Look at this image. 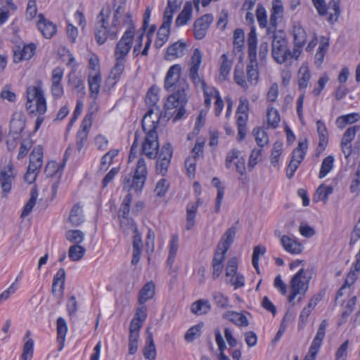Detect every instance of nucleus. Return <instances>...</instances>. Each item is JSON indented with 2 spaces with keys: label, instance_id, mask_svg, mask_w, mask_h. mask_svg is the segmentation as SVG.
<instances>
[{
  "label": "nucleus",
  "instance_id": "obj_50",
  "mask_svg": "<svg viewBox=\"0 0 360 360\" xmlns=\"http://www.w3.org/2000/svg\"><path fill=\"white\" fill-rule=\"evenodd\" d=\"M125 67V60L116 59V63L110 72V77L115 82L120 77Z\"/></svg>",
  "mask_w": 360,
  "mask_h": 360
},
{
  "label": "nucleus",
  "instance_id": "obj_54",
  "mask_svg": "<svg viewBox=\"0 0 360 360\" xmlns=\"http://www.w3.org/2000/svg\"><path fill=\"white\" fill-rule=\"evenodd\" d=\"M256 17L258 21V23L262 28H264L267 27V15L266 11L264 6L261 4H259L256 11Z\"/></svg>",
  "mask_w": 360,
  "mask_h": 360
},
{
  "label": "nucleus",
  "instance_id": "obj_29",
  "mask_svg": "<svg viewBox=\"0 0 360 360\" xmlns=\"http://www.w3.org/2000/svg\"><path fill=\"white\" fill-rule=\"evenodd\" d=\"M186 44L182 41H177L172 44L167 49L166 59L170 60L174 58H179L184 55Z\"/></svg>",
  "mask_w": 360,
  "mask_h": 360
},
{
  "label": "nucleus",
  "instance_id": "obj_62",
  "mask_svg": "<svg viewBox=\"0 0 360 360\" xmlns=\"http://www.w3.org/2000/svg\"><path fill=\"white\" fill-rule=\"evenodd\" d=\"M238 269V261L236 257L231 258L227 264L226 268V276L227 277H231L232 276H235L237 273Z\"/></svg>",
  "mask_w": 360,
  "mask_h": 360
},
{
  "label": "nucleus",
  "instance_id": "obj_13",
  "mask_svg": "<svg viewBox=\"0 0 360 360\" xmlns=\"http://www.w3.org/2000/svg\"><path fill=\"white\" fill-rule=\"evenodd\" d=\"M92 124L91 116L87 115L85 116L81 124L79 130L77 133L76 147L78 151H81L88 138L89 130Z\"/></svg>",
  "mask_w": 360,
  "mask_h": 360
},
{
  "label": "nucleus",
  "instance_id": "obj_16",
  "mask_svg": "<svg viewBox=\"0 0 360 360\" xmlns=\"http://www.w3.org/2000/svg\"><path fill=\"white\" fill-rule=\"evenodd\" d=\"M36 46L34 44L25 45L22 48L16 47L13 50V62L20 63L23 60H30L34 55Z\"/></svg>",
  "mask_w": 360,
  "mask_h": 360
},
{
  "label": "nucleus",
  "instance_id": "obj_36",
  "mask_svg": "<svg viewBox=\"0 0 360 360\" xmlns=\"http://www.w3.org/2000/svg\"><path fill=\"white\" fill-rule=\"evenodd\" d=\"M307 148L308 146L307 139L303 141H300L297 147L295 148L292 153L291 160H295L297 162L301 163L305 157Z\"/></svg>",
  "mask_w": 360,
  "mask_h": 360
},
{
  "label": "nucleus",
  "instance_id": "obj_38",
  "mask_svg": "<svg viewBox=\"0 0 360 360\" xmlns=\"http://www.w3.org/2000/svg\"><path fill=\"white\" fill-rule=\"evenodd\" d=\"M221 65H220V72H219V79L222 81L226 79L229 72L231 71L233 61L228 59V56L226 53H224L221 56Z\"/></svg>",
  "mask_w": 360,
  "mask_h": 360
},
{
  "label": "nucleus",
  "instance_id": "obj_21",
  "mask_svg": "<svg viewBox=\"0 0 360 360\" xmlns=\"http://www.w3.org/2000/svg\"><path fill=\"white\" fill-rule=\"evenodd\" d=\"M236 232L237 229L234 226L228 229L223 234L218 243L219 250L223 249L224 252H227L233 242Z\"/></svg>",
  "mask_w": 360,
  "mask_h": 360
},
{
  "label": "nucleus",
  "instance_id": "obj_4",
  "mask_svg": "<svg viewBox=\"0 0 360 360\" xmlns=\"http://www.w3.org/2000/svg\"><path fill=\"white\" fill-rule=\"evenodd\" d=\"M110 9L109 7L103 8L97 16L95 24V38L100 45L103 44L108 38L115 39L117 33L118 23L113 19L110 24Z\"/></svg>",
  "mask_w": 360,
  "mask_h": 360
},
{
  "label": "nucleus",
  "instance_id": "obj_44",
  "mask_svg": "<svg viewBox=\"0 0 360 360\" xmlns=\"http://www.w3.org/2000/svg\"><path fill=\"white\" fill-rule=\"evenodd\" d=\"M132 195L131 193H128L124 198L121 206L120 207L119 217H122L123 219H128Z\"/></svg>",
  "mask_w": 360,
  "mask_h": 360
},
{
  "label": "nucleus",
  "instance_id": "obj_10",
  "mask_svg": "<svg viewBox=\"0 0 360 360\" xmlns=\"http://www.w3.org/2000/svg\"><path fill=\"white\" fill-rule=\"evenodd\" d=\"M202 62L200 51L195 49L191 58V65L189 70V77L195 86H200L202 89L206 87L205 82L202 79L198 74V70Z\"/></svg>",
  "mask_w": 360,
  "mask_h": 360
},
{
  "label": "nucleus",
  "instance_id": "obj_26",
  "mask_svg": "<svg viewBox=\"0 0 360 360\" xmlns=\"http://www.w3.org/2000/svg\"><path fill=\"white\" fill-rule=\"evenodd\" d=\"M249 63L247 65L248 80L251 84H256L259 77L258 63L257 57L248 58Z\"/></svg>",
  "mask_w": 360,
  "mask_h": 360
},
{
  "label": "nucleus",
  "instance_id": "obj_28",
  "mask_svg": "<svg viewBox=\"0 0 360 360\" xmlns=\"http://www.w3.org/2000/svg\"><path fill=\"white\" fill-rule=\"evenodd\" d=\"M30 334V330L26 332L20 360H31L33 356L34 341L32 338H28Z\"/></svg>",
  "mask_w": 360,
  "mask_h": 360
},
{
  "label": "nucleus",
  "instance_id": "obj_52",
  "mask_svg": "<svg viewBox=\"0 0 360 360\" xmlns=\"http://www.w3.org/2000/svg\"><path fill=\"white\" fill-rule=\"evenodd\" d=\"M187 101H188V98H187V95L186 94V101H185V103H180L179 102L177 103V101H176V102H175L174 103V107H171V108H169L167 105V102L165 103V108L167 110L178 108L177 112H176V114L175 115V116L174 117V121H177L179 120H181L184 116V115L186 113V110L184 108V106L187 103Z\"/></svg>",
  "mask_w": 360,
  "mask_h": 360
},
{
  "label": "nucleus",
  "instance_id": "obj_48",
  "mask_svg": "<svg viewBox=\"0 0 360 360\" xmlns=\"http://www.w3.org/2000/svg\"><path fill=\"white\" fill-rule=\"evenodd\" d=\"M252 134L255 138L257 145L262 148L269 143V137L266 132L259 128H255L252 130Z\"/></svg>",
  "mask_w": 360,
  "mask_h": 360
},
{
  "label": "nucleus",
  "instance_id": "obj_35",
  "mask_svg": "<svg viewBox=\"0 0 360 360\" xmlns=\"http://www.w3.org/2000/svg\"><path fill=\"white\" fill-rule=\"evenodd\" d=\"M237 127H238V139L239 141H243L247 133V122L248 120V114H236Z\"/></svg>",
  "mask_w": 360,
  "mask_h": 360
},
{
  "label": "nucleus",
  "instance_id": "obj_53",
  "mask_svg": "<svg viewBox=\"0 0 360 360\" xmlns=\"http://www.w3.org/2000/svg\"><path fill=\"white\" fill-rule=\"evenodd\" d=\"M212 298L217 306L219 308L225 309L229 305V298L220 292H213Z\"/></svg>",
  "mask_w": 360,
  "mask_h": 360
},
{
  "label": "nucleus",
  "instance_id": "obj_60",
  "mask_svg": "<svg viewBox=\"0 0 360 360\" xmlns=\"http://www.w3.org/2000/svg\"><path fill=\"white\" fill-rule=\"evenodd\" d=\"M172 154V147L170 143H167L162 146L158 159L171 160Z\"/></svg>",
  "mask_w": 360,
  "mask_h": 360
},
{
  "label": "nucleus",
  "instance_id": "obj_8",
  "mask_svg": "<svg viewBox=\"0 0 360 360\" xmlns=\"http://www.w3.org/2000/svg\"><path fill=\"white\" fill-rule=\"evenodd\" d=\"M328 326L327 320L324 319L320 323L315 338H314L309 352L304 360H315L316 355L322 345L323 340L326 335V328Z\"/></svg>",
  "mask_w": 360,
  "mask_h": 360
},
{
  "label": "nucleus",
  "instance_id": "obj_25",
  "mask_svg": "<svg viewBox=\"0 0 360 360\" xmlns=\"http://www.w3.org/2000/svg\"><path fill=\"white\" fill-rule=\"evenodd\" d=\"M65 282V271L64 269H59L56 274L53 276L51 292L56 295L57 292L60 291L63 293Z\"/></svg>",
  "mask_w": 360,
  "mask_h": 360
},
{
  "label": "nucleus",
  "instance_id": "obj_18",
  "mask_svg": "<svg viewBox=\"0 0 360 360\" xmlns=\"http://www.w3.org/2000/svg\"><path fill=\"white\" fill-rule=\"evenodd\" d=\"M281 243L283 249L291 254L297 255L302 252V246L294 238L284 235L281 238Z\"/></svg>",
  "mask_w": 360,
  "mask_h": 360
},
{
  "label": "nucleus",
  "instance_id": "obj_39",
  "mask_svg": "<svg viewBox=\"0 0 360 360\" xmlns=\"http://www.w3.org/2000/svg\"><path fill=\"white\" fill-rule=\"evenodd\" d=\"M267 124L272 129L278 127L281 121L278 111L272 106H269L266 111Z\"/></svg>",
  "mask_w": 360,
  "mask_h": 360
},
{
  "label": "nucleus",
  "instance_id": "obj_20",
  "mask_svg": "<svg viewBox=\"0 0 360 360\" xmlns=\"http://www.w3.org/2000/svg\"><path fill=\"white\" fill-rule=\"evenodd\" d=\"M25 126V121L24 116L22 113L15 112L13 115L12 119L10 122V131L11 135H15L20 136L21 132L23 131Z\"/></svg>",
  "mask_w": 360,
  "mask_h": 360
},
{
  "label": "nucleus",
  "instance_id": "obj_31",
  "mask_svg": "<svg viewBox=\"0 0 360 360\" xmlns=\"http://www.w3.org/2000/svg\"><path fill=\"white\" fill-rule=\"evenodd\" d=\"M69 219L75 226H79L84 221L82 207L79 203L74 205L71 209Z\"/></svg>",
  "mask_w": 360,
  "mask_h": 360
},
{
  "label": "nucleus",
  "instance_id": "obj_7",
  "mask_svg": "<svg viewBox=\"0 0 360 360\" xmlns=\"http://www.w3.org/2000/svg\"><path fill=\"white\" fill-rule=\"evenodd\" d=\"M307 271L304 269H300V271L295 274L290 283V294L288 297V302L292 303L297 295H300L298 301L304 297L306 292L309 288V283L310 277H306Z\"/></svg>",
  "mask_w": 360,
  "mask_h": 360
},
{
  "label": "nucleus",
  "instance_id": "obj_23",
  "mask_svg": "<svg viewBox=\"0 0 360 360\" xmlns=\"http://www.w3.org/2000/svg\"><path fill=\"white\" fill-rule=\"evenodd\" d=\"M155 292V285L153 281L146 283L139 293V303L144 304L147 301L152 299Z\"/></svg>",
  "mask_w": 360,
  "mask_h": 360
},
{
  "label": "nucleus",
  "instance_id": "obj_24",
  "mask_svg": "<svg viewBox=\"0 0 360 360\" xmlns=\"http://www.w3.org/2000/svg\"><path fill=\"white\" fill-rule=\"evenodd\" d=\"M316 127L319 137V142L317 150H319V153H321L326 148V147L328 145V133L325 124L321 120H318L316 122Z\"/></svg>",
  "mask_w": 360,
  "mask_h": 360
},
{
  "label": "nucleus",
  "instance_id": "obj_41",
  "mask_svg": "<svg viewBox=\"0 0 360 360\" xmlns=\"http://www.w3.org/2000/svg\"><path fill=\"white\" fill-rule=\"evenodd\" d=\"M86 252V249L79 245H73L70 247L68 251L69 258L73 262L82 259Z\"/></svg>",
  "mask_w": 360,
  "mask_h": 360
},
{
  "label": "nucleus",
  "instance_id": "obj_19",
  "mask_svg": "<svg viewBox=\"0 0 360 360\" xmlns=\"http://www.w3.org/2000/svg\"><path fill=\"white\" fill-rule=\"evenodd\" d=\"M179 247V237L178 234H172L169 241V254L166 261L167 266L172 269Z\"/></svg>",
  "mask_w": 360,
  "mask_h": 360
},
{
  "label": "nucleus",
  "instance_id": "obj_58",
  "mask_svg": "<svg viewBox=\"0 0 360 360\" xmlns=\"http://www.w3.org/2000/svg\"><path fill=\"white\" fill-rule=\"evenodd\" d=\"M239 155L240 151L235 148L227 153L225 161V166L227 169H230L232 167V164L240 158Z\"/></svg>",
  "mask_w": 360,
  "mask_h": 360
},
{
  "label": "nucleus",
  "instance_id": "obj_33",
  "mask_svg": "<svg viewBox=\"0 0 360 360\" xmlns=\"http://www.w3.org/2000/svg\"><path fill=\"white\" fill-rule=\"evenodd\" d=\"M257 37L255 26L251 27L248 36V58L257 57Z\"/></svg>",
  "mask_w": 360,
  "mask_h": 360
},
{
  "label": "nucleus",
  "instance_id": "obj_11",
  "mask_svg": "<svg viewBox=\"0 0 360 360\" xmlns=\"http://www.w3.org/2000/svg\"><path fill=\"white\" fill-rule=\"evenodd\" d=\"M212 21L213 16L211 14H205L195 21L193 30L194 36L196 39H202L205 37Z\"/></svg>",
  "mask_w": 360,
  "mask_h": 360
},
{
  "label": "nucleus",
  "instance_id": "obj_57",
  "mask_svg": "<svg viewBox=\"0 0 360 360\" xmlns=\"http://www.w3.org/2000/svg\"><path fill=\"white\" fill-rule=\"evenodd\" d=\"M360 129V126L355 125L349 127L343 134L342 141L347 143H351L352 141L354 139L356 134Z\"/></svg>",
  "mask_w": 360,
  "mask_h": 360
},
{
  "label": "nucleus",
  "instance_id": "obj_59",
  "mask_svg": "<svg viewBox=\"0 0 360 360\" xmlns=\"http://www.w3.org/2000/svg\"><path fill=\"white\" fill-rule=\"evenodd\" d=\"M32 146V141L30 139H25L21 142L19 152L18 154V159L20 160L25 158L30 149Z\"/></svg>",
  "mask_w": 360,
  "mask_h": 360
},
{
  "label": "nucleus",
  "instance_id": "obj_5",
  "mask_svg": "<svg viewBox=\"0 0 360 360\" xmlns=\"http://www.w3.org/2000/svg\"><path fill=\"white\" fill-rule=\"evenodd\" d=\"M26 98L25 107L30 114L39 113L41 115L46 112V101L41 82L27 88Z\"/></svg>",
  "mask_w": 360,
  "mask_h": 360
},
{
  "label": "nucleus",
  "instance_id": "obj_22",
  "mask_svg": "<svg viewBox=\"0 0 360 360\" xmlns=\"http://www.w3.org/2000/svg\"><path fill=\"white\" fill-rule=\"evenodd\" d=\"M57 343L58 349L61 351L65 345L66 334L68 332L67 322L63 317H59L57 319Z\"/></svg>",
  "mask_w": 360,
  "mask_h": 360
},
{
  "label": "nucleus",
  "instance_id": "obj_61",
  "mask_svg": "<svg viewBox=\"0 0 360 360\" xmlns=\"http://www.w3.org/2000/svg\"><path fill=\"white\" fill-rule=\"evenodd\" d=\"M349 341H345L338 349L335 353V360H346L347 356V349Z\"/></svg>",
  "mask_w": 360,
  "mask_h": 360
},
{
  "label": "nucleus",
  "instance_id": "obj_17",
  "mask_svg": "<svg viewBox=\"0 0 360 360\" xmlns=\"http://www.w3.org/2000/svg\"><path fill=\"white\" fill-rule=\"evenodd\" d=\"M294 48L301 51L307 41V34L300 22H295L292 27Z\"/></svg>",
  "mask_w": 360,
  "mask_h": 360
},
{
  "label": "nucleus",
  "instance_id": "obj_46",
  "mask_svg": "<svg viewBox=\"0 0 360 360\" xmlns=\"http://www.w3.org/2000/svg\"><path fill=\"white\" fill-rule=\"evenodd\" d=\"M84 234L80 230H69L65 233V238L75 245H79L84 240Z\"/></svg>",
  "mask_w": 360,
  "mask_h": 360
},
{
  "label": "nucleus",
  "instance_id": "obj_9",
  "mask_svg": "<svg viewBox=\"0 0 360 360\" xmlns=\"http://www.w3.org/2000/svg\"><path fill=\"white\" fill-rule=\"evenodd\" d=\"M134 34V28L129 27L124 33L121 39L116 45L115 56L116 59L125 60V57L129 53L132 44V38Z\"/></svg>",
  "mask_w": 360,
  "mask_h": 360
},
{
  "label": "nucleus",
  "instance_id": "obj_42",
  "mask_svg": "<svg viewBox=\"0 0 360 360\" xmlns=\"http://www.w3.org/2000/svg\"><path fill=\"white\" fill-rule=\"evenodd\" d=\"M118 150H111L105 153L101 158L99 169L106 171L108 167L112 162V160L118 155Z\"/></svg>",
  "mask_w": 360,
  "mask_h": 360
},
{
  "label": "nucleus",
  "instance_id": "obj_51",
  "mask_svg": "<svg viewBox=\"0 0 360 360\" xmlns=\"http://www.w3.org/2000/svg\"><path fill=\"white\" fill-rule=\"evenodd\" d=\"M300 74H301V76L298 80L299 87L300 89H304L307 88L311 77L309 70L307 67H302L300 69Z\"/></svg>",
  "mask_w": 360,
  "mask_h": 360
},
{
  "label": "nucleus",
  "instance_id": "obj_3",
  "mask_svg": "<svg viewBox=\"0 0 360 360\" xmlns=\"http://www.w3.org/2000/svg\"><path fill=\"white\" fill-rule=\"evenodd\" d=\"M273 39L271 43V55L278 64L290 62L292 59L297 60L301 51L294 48L290 51L288 48V41L283 30L272 31Z\"/></svg>",
  "mask_w": 360,
  "mask_h": 360
},
{
  "label": "nucleus",
  "instance_id": "obj_45",
  "mask_svg": "<svg viewBox=\"0 0 360 360\" xmlns=\"http://www.w3.org/2000/svg\"><path fill=\"white\" fill-rule=\"evenodd\" d=\"M38 196V192L36 188H33L30 193V198L26 205L24 207V209L22 212L21 217H25L27 216L32 210L34 207L37 201V198Z\"/></svg>",
  "mask_w": 360,
  "mask_h": 360
},
{
  "label": "nucleus",
  "instance_id": "obj_12",
  "mask_svg": "<svg viewBox=\"0 0 360 360\" xmlns=\"http://www.w3.org/2000/svg\"><path fill=\"white\" fill-rule=\"evenodd\" d=\"M63 73V70L60 68H54L51 72V91L52 96L56 98L62 97L64 93L63 87L61 84Z\"/></svg>",
  "mask_w": 360,
  "mask_h": 360
},
{
  "label": "nucleus",
  "instance_id": "obj_63",
  "mask_svg": "<svg viewBox=\"0 0 360 360\" xmlns=\"http://www.w3.org/2000/svg\"><path fill=\"white\" fill-rule=\"evenodd\" d=\"M169 188V184L165 179H160L156 184L155 192L157 195L162 197L165 195Z\"/></svg>",
  "mask_w": 360,
  "mask_h": 360
},
{
  "label": "nucleus",
  "instance_id": "obj_40",
  "mask_svg": "<svg viewBox=\"0 0 360 360\" xmlns=\"http://www.w3.org/2000/svg\"><path fill=\"white\" fill-rule=\"evenodd\" d=\"M360 119L358 113H350L338 117L336 120V124L340 129H343L347 124H352Z\"/></svg>",
  "mask_w": 360,
  "mask_h": 360
},
{
  "label": "nucleus",
  "instance_id": "obj_55",
  "mask_svg": "<svg viewBox=\"0 0 360 360\" xmlns=\"http://www.w3.org/2000/svg\"><path fill=\"white\" fill-rule=\"evenodd\" d=\"M200 325H195L191 327L186 333L184 339L188 342H193L195 338L200 336V331L201 329Z\"/></svg>",
  "mask_w": 360,
  "mask_h": 360
},
{
  "label": "nucleus",
  "instance_id": "obj_34",
  "mask_svg": "<svg viewBox=\"0 0 360 360\" xmlns=\"http://www.w3.org/2000/svg\"><path fill=\"white\" fill-rule=\"evenodd\" d=\"M192 10H193V8H192L191 4L189 2H187L184 5L183 10L179 14V15L177 16V18L176 19L175 25L176 27H180V26L187 24L188 20L191 18Z\"/></svg>",
  "mask_w": 360,
  "mask_h": 360
},
{
  "label": "nucleus",
  "instance_id": "obj_49",
  "mask_svg": "<svg viewBox=\"0 0 360 360\" xmlns=\"http://www.w3.org/2000/svg\"><path fill=\"white\" fill-rule=\"evenodd\" d=\"M266 248L261 245H257L254 248L253 253H252V263L257 271V274H259V257L261 255H264L266 252Z\"/></svg>",
  "mask_w": 360,
  "mask_h": 360
},
{
  "label": "nucleus",
  "instance_id": "obj_43",
  "mask_svg": "<svg viewBox=\"0 0 360 360\" xmlns=\"http://www.w3.org/2000/svg\"><path fill=\"white\" fill-rule=\"evenodd\" d=\"M333 163L334 158L332 155H328L323 159L319 174L320 179L325 177L331 171L333 167Z\"/></svg>",
  "mask_w": 360,
  "mask_h": 360
},
{
  "label": "nucleus",
  "instance_id": "obj_15",
  "mask_svg": "<svg viewBox=\"0 0 360 360\" xmlns=\"http://www.w3.org/2000/svg\"><path fill=\"white\" fill-rule=\"evenodd\" d=\"M39 20L37 22L38 30L46 39H51L57 32L56 24L44 18L43 14H39Z\"/></svg>",
  "mask_w": 360,
  "mask_h": 360
},
{
  "label": "nucleus",
  "instance_id": "obj_6",
  "mask_svg": "<svg viewBox=\"0 0 360 360\" xmlns=\"http://www.w3.org/2000/svg\"><path fill=\"white\" fill-rule=\"evenodd\" d=\"M148 176V168L145 159L140 157L136 164L132 179L126 176L123 180V188L128 191H141Z\"/></svg>",
  "mask_w": 360,
  "mask_h": 360
},
{
  "label": "nucleus",
  "instance_id": "obj_56",
  "mask_svg": "<svg viewBox=\"0 0 360 360\" xmlns=\"http://www.w3.org/2000/svg\"><path fill=\"white\" fill-rule=\"evenodd\" d=\"M282 146H283L282 143L280 142H276L274 144V148H273L271 155V164L274 167H276L278 163L279 158H280V156L282 153V150H283Z\"/></svg>",
  "mask_w": 360,
  "mask_h": 360
},
{
  "label": "nucleus",
  "instance_id": "obj_30",
  "mask_svg": "<svg viewBox=\"0 0 360 360\" xmlns=\"http://www.w3.org/2000/svg\"><path fill=\"white\" fill-rule=\"evenodd\" d=\"M211 309V305L207 300L200 299L194 302L191 306V311L196 315L207 314Z\"/></svg>",
  "mask_w": 360,
  "mask_h": 360
},
{
  "label": "nucleus",
  "instance_id": "obj_1",
  "mask_svg": "<svg viewBox=\"0 0 360 360\" xmlns=\"http://www.w3.org/2000/svg\"><path fill=\"white\" fill-rule=\"evenodd\" d=\"M154 112L150 109L142 120V128L146 133L144 141L141 144V154L150 160L158 157L160 144L157 128L159 125L160 117L158 114L154 117Z\"/></svg>",
  "mask_w": 360,
  "mask_h": 360
},
{
  "label": "nucleus",
  "instance_id": "obj_37",
  "mask_svg": "<svg viewBox=\"0 0 360 360\" xmlns=\"http://www.w3.org/2000/svg\"><path fill=\"white\" fill-rule=\"evenodd\" d=\"M101 77L99 73H96L94 75L89 76V86L90 94L94 99L97 98L101 86Z\"/></svg>",
  "mask_w": 360,
  "mask_h": 360
},
{
  "label": "nucleus",
  "instance_id": "obj_64",
  "mask_svg": "<svg viewBox=\"0 0 360 360\" xmlns=\"http://www.w3.org/2000/svg\"><path fill=\"white\" fill-rule=\"evenodd\" d=\"M350 192L359 194L360 192V169H358L355 174V177L352 180L349 187Z\"/></svg>",
  "mask_w": 360,
  "mask_h": 360
},
{
  "label": "nucleus",
  "instance_id": "obj_47",
  "mask_svg": "<svg viewBox=\"0 0 360 360\" xmlns=\"http://www.w3.org/2000/svg\"><path fill=\"white\" fill-rule=\"evenodd\" d=\"M333 192V188L325 184L320 185L316 190V198L318 200L326 202L328 196Z\"/></svg>",
  "mask_w": 360,
  "mask_h": 360
},
{
  "label": "nucleus",
  "instance_id": "obj_27",
  "mask_svg": "<svg viewBox=\"0 0 360 360\" xmlns=\"http://www.w3.org/2000/svg\"><path fill=\"white\" fill-rule=\"evenodd\" d=\"M148 336L146 338V345L145 346L143 354L144 357L146 359L149 360H155L157 352L156 348L153 340V337L152 333L149 332V330H147Z\"/></svg>",
  "mask_w": 360,
  "mask_h": 360
},
{
  "label": "nucleus",
  "instance_id": "obj_14",
  "mask_svg": "<svg viewBox=\"0 0 360 360\" xmlns=\"http://www.w3.org/2000/svg\"><path fill=\"white\" fill-rule=\"evenodd\" d=\"M14 177L15 174L12 164L9 163L6 167L1 170L0 183L5 195L11 191Z\"/></svg>",
  "mask_w": 360,
  "mask_h": 360
},
{
  "label": "nucleus",
  "instance_id": "obj_32",
  "mask_svg": "<svg viewBox=\"0 0 360 360\" xmlns=\"http://www.w3.org/2000/svg\"><path fill=\"white\" fill-rule=\"evenodd\" d=\"M224 318L231 321L238 326H248L249 321L247 317L243 314L236 311H227L224 314Z\"/></svg>",
  "mask_w": 360,
  "mask_h": 360
},
{
  "label": "nucleus",
  "instance_id": "obj_2",
  "mask_svg": "<svg viewBox=\"0 0 360 360\" xmlns=\"http://www.w3.org/2000/svg\"><path fill=\"white\" fill-rule=\"evenodd\" d=\"M181 68L175 64L169 68L165 79V88L168 91H174L167 100V105L169 108L174 107V103H185L186 94L188 89L186 80L181 78Z\"/></svg>",
  "mask_w": 360,
  "mask_h": 360
}]
</instances>
